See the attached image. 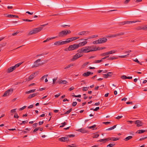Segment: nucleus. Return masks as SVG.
Returning <instances> with one entry per match:
<instances>
[{
  "label": "nucleus",
  "mask_w": 147,
  "mask_h": 147,
  "mask_svg": "<svg viewBox=\"0 0 147 147\" xmlns=\"http://www.w3.org/2000/svg\"><path fill=\"white\" fill-rule=\"evenodd\" d=\"M147 138V136H146V137H145L144 138H140V140H139L140 141H141V140H144L146 138Z\"/></svg>",
  "instance_id": "774afa93"
},
{
  "label": "nucleus",
  "mask_w": 147,
  "mask_h": 147,
  "mask_svg": "<svg viewBox=\"0 0 147 147\" xmlns=\"http://www.w3.org/2000/svg\"><path fill=\"white\" fill-rule=\"evenodd\" d=\"M127 77L125 75L122 76L121 77V78L122 79H127Z\"/></svg>",
  "instance_id": "a18cd8bd"
},
{
  "label": "nucleus",
  "mask_w": 147,
  "mask_h": 147,
  "mask_svg": "<svg viewBox=\"0 0 147 147\" xmlns=\"http://www.w3.org/2000/svg\"><path fill=\"white\" fill-rule=\"evenodd\" d=\"M67 82L65 80H61L60 82V84H66L67 83Z\"/></svg>",
  "instance_id": "c756f323"
},
{
  "label": "nucleus",
  "mask_w": 147,
  "mask_h": 147,
  "mask_svg": "<svg viewBox=\"0 0 147 147\" xmlns=\"http://www.w3.org/2000/svg\"><path fill=\"white\" fill-rule=\"evenodd\" d=\"M136 21H127L125 22V24H131L132 23H134L136 22Z\"/></svg>",
  "instance_id": "bb28decb"
},
{
  "label": "nucleus",
  "mask_w": 147,
  "mask_h": 147,
  "mask_svg": "<svg viewBox=\"0 0 147 147\" xmlns=\"http://www.w3.org/2000/svg\"><path fill=\"white\" fill-rule=\"evenodd\" d=\"M129 54H128L127 55H122V56H119V57L121 58H124L126 57L128 55H129Z\"/></svg>",
  "instance_id": "ea45409f"
},
{
  "label": "nucleus",
  "mask_w": 147,
  "mask_h": 147,
  "mask_svg": "<svg viewBox=\"0 0 147 147\" xmlns=\"http://www.w3.org/2000/svg\"><path fill=\"white\" fill-rule=\"evenodd\" d=\"M124 33L123 32H121L120 33H118L117 34H115L113 35V37H116L118 36H120V35H123L124 34Z\"/></svg>",
  "instance_id": "5701e85b"
},
{
  "label": "nucleus",
  "mask_w": 147,
  "mask_h": 147,
  "mask_svg": "<svg viewBox=\"0 0 147 147\" xmlns=\"http://www.w3.org/2000/svg\"><path fill=\"white\" fill-rule=\"evenodd\" d=\"M41 61L40 59H38L34 61V65L32 66V68L36 67L42 65L39 62Z\"/></svg>",
  "instance_id": "20e7f679"
},
{
  "label": "nucleus",
  "mask_w": 147,
  "mask_h": 147,
  "mask_svg": "<svg viewBox=\"0 0 147 147\" xmlns=\"http://www.w3.org/2000/svg\"><path fill=\"white\" fill-rule=\"evenodd\" d=\"M59 140L61 142H67L69 141V139L68 138L65 137H62L61 138H59Z\"/></svg>",
  "instance_id": "ddd939ff"
},
{
  "label": "nucleus",
  "mask_w": 147,
  "mask_h": 147,
  "mask_svg": "<svg viewBox=\"0 0 147 147\" xmlns=\"http://www.w3.org/2000/svg\"><path fill=\"white\" fill-rule=\"evenodd\" d=\"M71 33V31L69 30H62L59 33L58 36L59 37H63L70 34Z\"/></svg>",
  "instance_id": "7ed1b4c3"
},
{
  "label": "nucleus",
  "mask_w": 147,
  "mask_h": 147,
  "mask_svg": "<svg viewBox=\"0 0 147 147\" xmlns=\"http://www.w3.org/2000/svg\"><path fill=\"white\" fill-rule=\"evenodd\" d=\"M72 39L73 41L77 39H78L79 37L77 36H76V37H72Z\"/></svg>",
  "instance_id": "a19ab883"
},
{
  "label": "nucleus",
  "mask_w": 147,
  "mask_h": 147,
  "mask_svg": "<svg viewBox=\"0 0 147 147\" xmlns=\"http://www.w3.org/2000/svg\"><path fill=\"white\" fill-rule=\"evenodd\" d=\"M57 78H55L54 79H53V84H54L55 82L57 80Z\"/></svg>",
  "instance_id": "bf43d9fd"
},
{
  "label": "nucleus",
  "mask_w": 147,
  "mask_h": 147,
  "mask_svg": "<svg viewBox=\"0 0 147 147\" xmlns=\"http://www.w3.org/2000/svg\"><path fill=\"white\" fill-rule=\"evenodd\" d=\"M113 75L112 72H109L107 73V74H103L104 77L105 78H107L109 77H111Z\"/></svg>",
  "instance_id": "f8f14e48"
},
{
  "label": "nucleus",
  "mask_w": 147,
  "mask_h": 147,
  "mask_svg": "<svg viewBox=\"0 0 147 147\" xmlns=\"http://www.w3.org/2000/svg\"><path fill=\"white\" fill-rule=\"evenodd\" d=\"M92 43L93 44H100L99 39L94 41H93Z\"/></svg>",
  "instance_id": "c85d7f7f"
},
{
  "label": "nucleus",
  "mask_w": 147,
  "mask_h": 147,
  "mask_svg": "<svg viewBox=\"0 0 147 147\" xmlns=\"http://www.w3.org/2000/svg\"><path fill=\"white\" fill-rule=\"evenodd\" d=\"M57 36H55V37H52L51 38H47V39L46 40L44 41L43 42H46L48 41L51 39H53L55 38H57Z\"/></svg>",
  "instance_id": "aec40b11"
},
{
  "label": "nucleus",
  "mask_w": 147,
  "mask_h": 147,
  "mask_svg": "<svg viewBox=\"0 0 147 147\" xmlns=\"http://www.w3.org/2000/svg\"><path fill=\"white\" fill-rule=\"evenodd\" d=\"M68 146L69 147H76V146L75 144H72L71 145H68Z\"/></svg>",
  "instance_id": "79ce46f5"
},
{
  "label": "nucleus",
  "mask_w": 147,
  "mask_h": 147,
  "mask_svg": "<svg viewBox=\"0 0 147 147\" xmlns=\"http://www.w3.org/2000/svg\"><path fill=\"white\" fill-rule=\"evenodd\" d=\"M96 125H93V126H90V127H88V128L89 129H92L93 128L95 127H96Z\"/></svg>",
  "instance_id": "37998d69"
},
{
  "label": "nucleus",
  "mask_w": 147,
  "mask_h": 147,
  "mask_svg": "<svg viewBox=\"0 0 147 147\" xmlns=\"http://www.w3.org/2000/svg\"><path fill=\"white\" fill-rule=\"evenodd\" d=\"M88 63H89L88 62H86L83 64V66H86L88 64Z\"/></svg>",
  "instance_id": "052dcab7"
},
{
  "label": "nucleus",
  "mask_w": 147,
  "mask_h": 147,
  "mask_svg": "<svg viewBox=\"0 0 147 147\" xmlns=\"http://www.w3.org/2000/svg\"><path fill=\"white\" fill-rule=\"evenodd\" d=\"M146 131L142 129L139 130L136 132L138 134H142Z\"/></svg>",
  "instance_id": "cd10ccee"
},
{
  "label": "nucleus",
  "mask_w": 147,
  "mask_h": 147,
  "mask_svg": "<svg viewBox=\"0 0 147 147\" xmlns=\"http://www.w3.org/2000/svg\"><path fill=\"white\" fill-rule=\"evenodd\" d=\"M100 44H102L106 42L107 40V39L105 37L101 38L99 39Z\"/></svg>",
  "instance_id": "1a4fd4ad"
},
{
  "label": "nucleus",
  "mask_w": 147,
  "mask_h": 147,
  "mask_svg": "<svg viewBox=\"0 0 147 147\" xmlns=\"http://www.w3.org/2000/svg\"><path fill=\"white\" fill-rule=\"evenodd\" d=\"M87 43L86 41H85L79 43V44H75L73 45H71L69 46H84Z\"/></svg>",
  "instance_id": "0eeeda50"
},
{
  "label": "nucleus",
  "mask_w": 147,
  "mask_h": 147,
  "mask_svg": "<svg viewBox=\"0 0 147 147\" xmlns=\"http://www.w3.org/2000/svg\"><path fill=\"white\" fill-rule=\"evenodd\" d=\"M36 90L35 89L30 90L29 91H27L26 92V94H29L31 93L34 92Z\"/></svg>",
  "instance_id": "a878e982"
},
{
  "label": "nucleus",
  "mask_w": 147,
  "mask_h": 147,
  "mask_svg": "<svg viewBox=\"0 0 147 147\" xmlns=\"http://www.w3.org/2000/svg\"><path fill=\"white\" fill-rule=\"evenodd\" d=\"M36 72H35L32 74L29 77V79L30 80L32 79L34 77V75Z\"/></svg>",
  "instance_id": "393cba45"
},
{
  "label": "nucleus",
  "mask_w": 147,
  "mask_h": 147,
  "mask_svg": "<svg viewBox=\"0 0 147 147\" xmlns=\"http://www.w3.org/2000/svg\"><path fill=\"white\" fill-rule=\"evenodd\" d=\"M6 16V17H7L10 18H18V16H17L11 15V14H4Z\"/></svg>",
  "instance_id": "2eb2a0df"
},
{
  "label": "nucleus",
  "mask_w": 147,
  "mask_h": 147,
  "mask_svg": "<svg viewBox=\"0 0 147 147\" xmlns=\"http://www.w3.org/2000/svg\"><path fill=\"white\" fill-rule=\"evenodd\" d=\"M110 140H111V138H107L100 139L98 140V142H106L107 141Z\"/></svg>",
  "instance_id": "4468645a"
},
{
  "label": "nucleus",
  "mask_w": 147,
  "mask_h": 147,
  "mask_svg": "<svg viewBox=\"0 0 147 147\" xmlns=\"http://www.w3.org/2000/svg\"><path fill=\"white\" fill-rule=\"evenodd\" d=\"M110 123H111V122H108V121L106 122H103V124H104L106 125H107L108 124Z\"/></svg>",
  "instance_id": "680f3d73"
},
{
  "label": "nucleus",
  "mask_w": 147,
  "mask_h": 147,
  "mask_svg": "<svg viewBox=\"0 0 147 147\" xmlns=\"http://www.w3.org/2000/svg\"><path fill=\"white\" fill-rule=\"evenodd\" d=\"M78 47H69L68 49H65L64 50L65 51L73 50L78 48Z\"/></svg>",
  "instance_id": "9b49d317"
},
{
  "label": "nucleus",
  "mask_w": 147,
  "mask_h": 147,
  "mask_svg": "<svg viewBox=\"0 0 147 147\" xmlns=\"http://www.w3.org/2000/svg\"><path fill=\"white\" fill-rule=\"evenodd\" d=\"M74 65L73 64L71 63L69 64V65H68L67 66H66L65 68L64 69H66L67 68H68L69 67H71L72 66H73Z\"/></svg>",
  "instance_id": "7c9ffc66"
},
{
  "label": "nucleus",
  "mask_w": 147,
  "mask_h": 147,
  "mask_svg": "<svg viewBox=\"0 0 147 147\" xmlns=\"http://www.w3.org/2000/svg\"><path fill=\"white\" fill-rule=\"evenodd\" d=\"M110 54H112L113 53H115L116 51L115 50L111 51H109Z\"/></svg>",
  "instance_id": "5fc2aeb1"
},
{
  "label": "nucleus",
  "mask_w": 147,
  "mask_h": 147,
  "mask_svg": "<svg viewBox=\"0 0 147 147\" xmlns=\"http://www.w3.org/2000/svg\"><path fill=\"white\" fill-rule=\"evenodd\" d=\"M48 24H45L41 25L40 26L37 28H35L32 30L30 31L28 34L29 35H32L34 34H36L40 32L42 29L43 27L45 26Z\"/></svg>",
  "instance_id": "f03ea898"
},
{
  "label": "nucleus",
  "mask_w": 147,
  "mask_h": 147,
  "mask_svg": "<svg viewBox=\"0 0 147 147\" xmlns=\"http://www.w3.org/2000/svg\"><path fill=\"white\" fill-rule=\"evenodd\" d=\"M135 124L137 125V126L140 127L142 126L143 123L142 122L139 120H136L135 121Z\"/></svg>",
  "instance_id": "9d476101"
},
{
  "label": "nucleus",
  "mask_w": 147,
  "mask_h": 147,
  "mask_svg": "<svg viewBox=\"0 0 147 147\" xmlns=\"http://www.w3.org/2000/svg\"><path fill=\"white\" fill-rule=\"evenodd\" d=\"M16 69L14 67V66H12L9 68L7 70V72L8 73H10L12 71H13V70H15Z\"/></svg>",
  "instance_id": "dca6fc26"
},
{
  "label": "nucleus",
  "mask_w": 147,
  "mask_h": 147,
  "mask_svg": "<svg viewBox=\"0 0 147 147\" xmlns=\"http://www.w3.org/2000/svg\"><path fill=\"white\" fill-rule=\"evenodd\" d=\"M99 109V107H96L93 110L95 111H97Z\"/></svg>",
  "instance_id": "4d7b16f0"
},
{
  "label": "nucleus",
  "mask_w": 147,
  "mask_h": 147,
  "mask_svg": "<svg viewBox=\"0 0 147 147\" xmlns=\"http://www.w3.org/2000/svg\"><path fill=\"white\" fill-rule=\"evenodd\" d=\"M14 117L15 118H18L19 117V116L18 115L17 113H15L14 115Z\"/></svg>",
  "instance_id": "09e8293b"
},
{
  "label": "nucleus",
  "mask_w": 147,
  "mask_h": 147,
  "mask_svg": "<svg viewBox=\"0 0 147 147\" xmlns=\"http://www.w3.org/2000/svg\"><path fill=\"white\" fill-rule=\"evenodd\" d=\"M102 61V60H96L95 61V63H100Z\"/></svg>",
  "instance_id": "864d4df0"
},
{
  "label": "nucleus",
  "mask_w": 147,
  "mask_h": 147,
  "mask_svg": "<svg viewBox=\"0 0 147 147\" xmlns=\"http://www.w3.org/2000/svg\"><path fill=\"white\" fill-rule=\"evenodd\" d=\"M89 32L88 31H83L79 33L78 34L79 35H83L88 33Z\"/></svg>",
  "instance_id": "a211bd4d"
},
{
  "label": "nucleus",
  "mask_w": 147,
  "mask_h": 147,
  "mask_svg": "<svg viewBox=\"0 0 147 147\" xmlns=\"http://www.w3.org/2000/svg\"><path fill=\"white\" fill-rule=\"evenodd\" d=\"M66 26L69 27L70 26L68 25H61V26L63 28H65Z\"/></svg>",
  "instance_id": "8fccbe9b"
},
{
  "label": "nucleus",
  "mask_w": 147,
  "mask_h": 147,
  "mask_svg": "<svg viewBox=\"0 0 147 147\" xmlns=\"http://www.w3.org/2000/svg\"><path fill=\"white\" fill-rule=\"evenodd\" d=\"M98 36L97 35H93L90 36L89 38H96Z\"/></svg>",
  "instance_id": "72a5a7b5"
},
{
  "label": "nucleus",
  "mask_w": 147,
  "mask_h": 147,
  "mask_svg": "<svg viewBox=\"0 0 147 147\" xmlns=\"http://www.w3.org/2000/svg\"><path fill=\"white\" fill-rule=\"evenodd\" d=\"M89 88V87H84L82 88V90L83 91H86L88 90Z\"/></svg>",
  "instance_id": "e433bc0d"
},
{
  "label": "nucleus",
  "mask_w": 147,
  "mask_h": 147,
  "mask_svg": "<svg viewBox=\"0 0 147 147\" xmlns=\"http://www.w3.org/2000/svg\"><path fill=\"white\" fill-rule=\"evenodd\" d=\"M99 136L98 134H95L92 137L93 138H97L99 137Z\"/></svg>",
  "instance_id": "4c0bfd02"
},
{
  "label": "nucleus",
  "mask_w": 147,
  "mask_h": 147,
  "mask_svg": "<svg viewBox=\"0 0 147 147\" xmlns=\"http://www.w3.org/2000/svg\"><path fill=\"white\" fill-rule=\"evenodd\" d=\"M16 109H13L11 110V113H13L15 112H16Z\"/></svg>",
  "instance_id": "6e6d98bb"
},
{
  "label": "nucleus",
  "mask_w": 147,
  "mask_h": 147,
  "mask_svg": "<svg viewBox=\"0 0 147 147\" xmlns=\"http://www.w3.org/2000/svg\"><path fill=\"white\" fill-rule=\"evenodd\" d=\"M21 64L18 63L15 65V66H14V67H15V69H16V68L18 67Z\"/></svg>",
  "instance_id": "c03bdc74"
},
{
  "label": "nucleus",
  "mask_w": 147,
  "mask_h": 147,
  "mask_svg": "<svg viewBox=\"0 0 147 147\" xmlns=\"http://www.w3.org/2000/svg\"><path fill=\"white\" fill-rule=\"evenodd\" d=\"M74 89V87L73 86H72L69 88V90L70 91H71L73 90Z\"/></svg>",
  "instance_id": "13d9d810"
},
{
  "label": "nucleus",
  "mask_w": 147,
  "mask_h": 147,
  "mask_svg": "<svg viewBox=\"0 0 147 147\" xmlns=\"http://www.w3.org/2000/svg\"><path fill=\"white\" fill-rule=\"evenodd\" d=\"M72 41H73V40L72 39V37H71L67 39L65 41V44H66Z\"/></svg>",
  "instance_id": "4be33fe9"
},
{
  "label": "nucleus",
  "mask_w": 147,
  "mask_h": 147,
  "mask_svg": "<svg viewBox=\"0 0 147 147\" xmlns=\"http://www.w3.org/2000/svg\"><path fill=\"white\" fill-rule=\"evenodd\" d=\"M77 102H74L72 104V105L73 107H75L77 105Z\"/></svg>",
  "instance_id": "de8ad7c7"
},
{
  "label": "nucleus",
  "mask_w": 147,
  "mask_h": 147,
  "mask_svg": "<svg viewBox=\"0 0 147 147\" xmlns=\"http://www.w3.org/2000/svg\"><path fill=\"white\" fill-rule=\"evenodd\" d=\"M38 94V93H34V94H30L28 96V98L29 99H30V98H32L33 97L35 96H36Z\"/></svg>",
  "instance_id": "6ab92c4d"
},
{
  "label": "nucleus",
  "mask_w": 147,
  "mask_h": 147,
  "mask_svg": "<svg viewBox=\"0 0 147 147\" xmlns=\"http://www.w3.org/2000/svg\"><path fill=\"white\" fill-rule=\"evenodd\" d=\"M26 107V106H24L23 107H22V108L20 109V110H22L24 109Z\"/></svg>",
  "instance_id": "338daca9"
},
{
  "label": "nucleus",
  "mask_w": 147,
  "mask_h": 147,
  "mask_svg": "<svg viewBox=\"0 0 147 147\" xmlns=\"http://www.w3.org/2000/svg\"><path fill=\"white\" fill-rule=\"evenodd\" d=\"M65 41H62L61 40H60L59 41H57L54 44V45H62L64 44H65Z\"/></svg>",
  "instance_id": "6e6552de"
},
{
  "label": "nucleus",
  "mask_w": 147,
  "mask_h": 147,
  "mask_svg": "<svg viewBox=\"0 0 147 147\" xmlns=\"http://www.w3.org/2000/svg\"><path fill=\"white\" fill-rule=\"evenodd\" d=\"M105 48V47H85L82 48L80 52L86 53L90 51L101 50Z\"/></svg>",
  "instance_id": "f257e3e1"
},
{
  "label": "nucleus",
  "mask_w": 147,
  "mask_h": 147,
  "mask_svg": "<svg viewBox=\"0 0 147 147\" xmlns=\"http://www.w3.org/2000/svg\"><path fill=\"white\" fill-rule=\"evenodd\" d=\"M130 0H126L124 2L125 4H127L130 1Z\"/></svg>",
  "instance_id": "69168bd1"
},
{
  "label": "nucleus",
  "mask_w": 147,
  "mask_h": 147,
  "mask_svg": "<svg viewBox=\"0 0 147 147\" xmlns=\"http://www.w3.org/2000/svg\"><path fill=\"white\" fill-rule=\"evenodd\" d=\"M22 20L23 21H24L29 22H32V21H33L32 20H29V19H22Z\"/></svg>",
  "instance_id": "f704fd0d"
},
{
  "label": "nucleus",
  "mask_w": 147,
  "mask_h": 147,
  "mask_svg": "<svg viewBox=\"0 0 147 147\" xmlns=\"http://www.w3.org/2000/svg\"><path fill=\"white\" fill-rule=\"evenodd\" d=\"M13 91V89L11 88L9 89L8 90L5 92L4 94L3 95V96L4 97L9 95L12 93Z\"/></svg>",
  "instance_id": "39448f33"
},
{
  "label": "nucleus",
  "mask_w": 147,
  "mask_h": 147,
  "mask_svg": "<svg viewBox=\"0 0 147 147\" xmlns=\"http://www.w3.org/2000/svg\"><path fill=\"white\" fill-rule=\"evenodd\" d=\"M38 124L37 123L34 124L33 125V127L34 128H35L36 127L37 125Z\"/></svg>",
  "instance_id": "e2e57ef3"
},
{
  "label": "nucleus",
  "mask_w": 147,
  "mask_h": 147,
  "mask_svg": "<svg viewBox=\"0 0 147 147\" xmlns=\"http://www.w3.org/2000/svg\"><path fill=\"white\" fill-rule=\"evenodd\" d=\"M133 138V137L131 136H129L124 139V140L125 141H127Z\"/></svg>",
  "instance_id": "412c9836"
},
{
  "label": "nucleus",
  "mask_w": 147,
  "mask_h": 147,
  "mask_svg": "<svg viewBox=\"0 0 147 147\" xmlns=\"http://www.w3.org/2000/svg\"><path fill=\"white\" fill-rule=\"evenodd\" d=\"M115 145V144H110L107 146V147H112Z\"/></svg>",
  "instance_id": "c9c22d12"
},
{
  "label": "nucleus",
  "mask_w": 147,
  "mask_h": 147,
  "mask_svg": "<svg viewBox=\"0 0 147 147\" xmlns=\"http://www.w3.org/2000/svg\"><path fill=\"white\" fill-rule=\"evenodd\" d=\"M75 135L74 134L69 135L67 136L69 138L74 137L75 136Z\"/></svg>",
  "instance_id": "3c124183"
},
{
  "label": "nucleus",
  "mask_w": 147,
  "mask_h": 147,
  "mask_svg": "<svg viewBox=\"0 0 147 147\" xmlns=\"http://www.w3.org/2000/svg\"><path fill=\"white\" fill-rule=\"evenodd\" d=\"M90 75V71H88L86 73H84L82 74V76H84V77H87V76H89Z\"/></svg>",
  "instance_id": "b1692460"
},
{
  "label": "nucleus",
  "mask_w": 147,
  "mask_h": 147,
  "mask_svg": "<svg viewBox=\"0 0 147 147\" xmlns=\"http://www.w3.org/2000/svg\"><path fill=\"white\" fill-rule=\"evenodd\" d=\"M117 59V58H116L115 57H110L108 59V60H113L114 59Z\"/></svg>",
  "instance_id": "58836bf2"
},
{
  "label": "nucleus",
  "mask_w": 147,
  "mask_h": 147,
  "mask_svg": "<svg viewBox=\"0 0 147 147\" xmlns=\"http://www.w3.org/2000/svg\"><path fill=\"white\" fill-rule=\"evenodd\" d=\"M78 131L81 132L82 133H85L87 132V131L84 128H80L78 129Z\"/></svg>",
  "instance_id": "f3484780"
},
{
  "label": "nucleus",
  "mask_w": 147,
  "mask_h": 147,
  "mask_svg": "<svg viewBox=\"0 0 147 147\" xmlns=\"http://www.w3.org/2000/svg\"><path fill=\"white\" fill-rule=\"evenodd\" d=\"M142 29L144 30H147V27L146 26H144L142 28L140 27L139 30Z\"/></svg>",
  "instance_id": "473e14b6"
},
{
  "label": "nucleus",
  "mask_w": 147,
  "mask_h": 147,
  "mask_svg": "<svg viewBox=\"0 0 147 147\" xmlns=\"http://www.w3.org/2000/svg\"><path fill=\"white\" fill-rule=\"evenodd\" d=\"M122 117H123V116H121V115L118 116H117V117H115V118L117 119H121V118H122Z\"/></svg>",
  "instance_id": "603ef678"
},
{
  "label": "nucleus",
  "mask_w": 147,
  "mask_h": 147,
  "mask_svg": "<svg viewBox=\"0 0 147 147\" xmlns=\"http://www.w3.org/2000/svg\"><path fill=\"white\" fill-rule=\"evenodd\" d=\"M72 96L74 97L80 98L81 97V95L80 94L78 95H72Z\"/></svg>",
  "instance_id": "49530a36"
},
{
  "label": "nucleus",
  "mask_w": 147,
  "mask_h": 147,
  "mask_svg": "<svg viewBox=\"0 0 147 147\" xmlns=\"http://www.w3.org/2000/svg\"><path fill=\"white\" fill-rule=\"evenodd\" d=\"M82 56V55H81V54H79L78 53H77L73 56V58L71 59V61H74L77 59H78L80 57Z\"/></svg>",
  "instance_id": "423d86ee"
},
{
  "label": "nucleus",
  "mask_w": 147,
  "mask_h": 147,
  "mask_svg": "<svg viewBox=\"0 0 147 147\" xmlns=\"http://www.w3.org/2000/svg\"><path fill=\"white\" fill-rule=\"evenodd\" d=\"M110 138H111V140H111L113 141H116L119 140V138H117L113 137Z\"/></svg>",
  "instance_id": "2f4dec72"
},
{
  "label": "nucleus",
  "mask_w": 147,
  "mask_h": 147,
  "mask_svg": "<svg viewBox=\"0 0 147 147\" xmlns=\"http://www.w3.org/2000/svg\"><path fill=\"white\" fill-rule=\"evenodd\" d=\"M39 127L35 128L34 129L33 132H35L37 131L39 129Z\"/></svg>",
  "instance_id": "0e129e2a"
}]
</instances>
